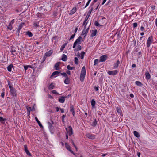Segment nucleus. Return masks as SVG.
Instances as JSON below:
<instances>
[{
	"instance_id": "1",
	"label": "nucleus",
	"mask_w": 157,
	"mask_h": 157,
	"mask_svg": "<svg viewBox=\"0 0 157 157\" xmlns=\"http://www.w3.org/2000/svg\"><path fill=\"white\" fill-rule=\"evenodd\" d=\"M86 73L85 67V66H83L82 68L80 77V80L81 82L83 81L86 75Z\"/></svg>"
},
{
	"instance_id": "2",
	"label": "nucleus",
	"mask_w": 157,
	"mask_h": 157,
	"mask_svg": "<svg viewBox=\"0 0 157 157\" xmlns=\"http://www.w3.org/2000/svg\"><path fill=\"white\" fill-rule=\"evenodd\" d=\"M82 39V37L81 36H79L78 39H77L76 41L74 43L73 48H75L76 46L77 45H79L81 44V40Z\"/></svg>"
},
{
	"instance_id": "3",
	"label": "nucleus",
	"mask_w": 157,
	"mask_h": 157,
	"mask_svg": "<svg viewBox=\"0 0 157 157\" xmlns=\"http://www.w3.org/2000/svg\"><path fill=\"white\" fill-rule=\"evenodd\" d=\"M153 41V38L152 36H151L149 37L147 41V46L149 47Z\"/></svg>"
},
{
	"instance_id": "4",
	"label": "nucleus",
	"mask_w": 157,
	"mask_h": 157,
	"mask_svg": "<svg viewBox=\"0 0 157 157\" xmlns=\"http://www.w3.org/2000/svg\"><path fill=\"white\" fill-rule=\"evenodd\" d=\"M65 145L67 150H69L71 153H72L74 155H75V154L74 153L73 151L71 149V147L67 143H65Z\"/></svg>"
},
{
	"instance_id": "5",
	"label": "nucleus",
	"mask_w": 157,
	"mask_h": 157,
	"mask_svg": "<svg viewBox=\"0 0 157 157\" xmlns=\"http://www.w3.org/2000/svg\"><path fill=\"white\" fill-rule=\"evenodd\" d=\"M107 58V55H102L100 57L99 61L100 62H104L106 60Z\"/></svg>"
},
{
	"instance_id": "6",
	"label": "nucleus",
	"mask_w": 157,
	"mask_h": 157,
	"mask_svg": "<svg viewBox=\"0 0 157 157\" xmlns=\"http://www.w3.org/2000/svg\"><path fill=\"white\" fill-rule=\"evenodd\" d=\"M66 130L67 133H69L70 136L73 134V132L72 131V129L71 126H70L68 127V130L67 128H66Z\"/></svg>"
},
{
	"instance_id": "7",
	"label": "nucleus",
	"mask_w": 157,
	"mask_h": 157,
	"mask_svg": "<svg viewBox=\"0 0 157 157\" xmlns=\"http://www.w3.org/2000/svg\"><path fill=\"white\" fill-rule=\"evenodd\" d=\"M118 71L117 70H114V71H109L108 72V73L110 75H115L117 74L118 73Z\"/></svg>"
},
{
	"instance_id": "8",
	"label": "nucleus",
	"mask_w": 157,
	"mask_h": 157,
	"mask_svg": "<svg viewBox=\"0 0 157 157\" xmlns=\"http://www.w3.org/2000/svg\"><path fill=\"white\" fill-rule=\"evenodd\" d=\"M10 92L12 95L13 96H16V91L13 88H11L10 87Z\"/></svg>"
},
{
	"instance_id": "9",
	"label": "nucleus",
	"mask_w": 157,
	"mask_h": 157,
	"mask_svg": "<svg viewBox=\"0 0 157 157\" xmlns=\"http://www.w3.org/2000/svg\"><path fill=\"white\" fill-rule=\"evenodd\" d=\"M86 136L88 138L91 139H95V136L94 135L89 133L86 135Z\"/></svg>"
},
{
	"instance_id": "10",
	"label": "nucleus",
	"mask_w": 157,
	"mask_h": 157,
	"mask_svg": "<svg viewBox=\"0 0 157 157\" xmlns=\"http://www.w3.org/2000/svg\"><path fill=\"white\" fill-rule=\"evenodd\" d=\"M89 30V27H87V29H84L82 31V33L81 35H85V36H86V35L87 33H88Z\"/></svg>"
},
{
	"instance_id": "11",
	"label": "nucleus",
	"mask_w": 157,
	"mask_h": 157,
	"mask_svg": "<svg viewBox=\"0 0 157 157\" xmlns=\"http://www.w3.org/2000/svg\"><path fill=\"white\" fill-rule=\"evenodd\" d=\"M53 53V50H51L46 53H45V56L46 57H49Z\"/></svg>"
},
{
	"instance_id": "12",
	"label": "nucleus",
	"mask_w": 157,
	"mask_h": 157,
	"mask_svg": "<svg viewBox=\"0 0 157 157\" xmlns=\"http://www.w3.org/2000/svg\"><path fill=\"white\" fill-rule=\"evenodd\" d=\"M66 97L61 96L59 99V101L61 103H63L65 101V98Z\"/></svg>"
},
{
	"instance_id": "13",
	"label": "nucleus",
	"mask_w": 157,
	"mask_h": 157,
	"mask_svg": "<svg viewBox=\"0 0 157 157\" xmlns=\"http://www.w3.org/2000/svg\"><path fill=\"white\" fill-rule=\"evenodd\" d=\"M70 111L72 112L74 116H75V113L74 111V109L73 105H71L70 107Z\"/></svg>"
},
{
	"instance_id": "14",
	"label": "nucleus",
	"mask_w": 157,
	"mask_h": 157,
	"mask_svg": "<svg viewBox=\"0 0 157 157\" xmlns=\"http://www.w3.org/2000/svg\"><path fill=\"white\" fill-rule=\"evenodd\" d=\"M93 8H91V9L90 10L89 12H88V13L87 16H86V20H88L91 13V12H92V11L93 10Z\"/></svg>"
},
{
	"instance_id": "15",
	"label": "nucleus",
	"mask_w": 157,
	"mask_h": 157,
	"mask_svg": "<svg viewBox=\"0 0 157 157\" xmlns=\"http://www.w3.org/2000/svg\"><path fill=\"white\" fill-rule=\"evenodd\" d=\"M97 32V31L96 30H92L91 31V36L92 37H94L95 36Z\"/></svg>"
},
{
	"instance_id": "16",
	"label": "nucleus",
	"mask_w": 157,
	"mask_h": 157,
	"mask_svg": "<svg viewBox=\"0 0 157 157\" xmlns=\"http://www.w3.org/2000/svg\"><path fill=\"white\" fill-rule=\"evenodd\" d=\"M11 52L12 54L13 55H15L16 54H17V53L16 50L14 49V47H12L11 49Z\"/></svg>"
},
{
	"instance_id": "17",
	"label": "nucleus",
	"mask_w": 157,
	"mask_h": 157,
	"mask_svg": "<svg viewBox=\"0 0 157 157\" xmlns=\"http://www.w3.org/2000/svg\"><path fill=\"white\" fill-rule=\"evenodd\" d=\"M76 10V9L75 7H74L72 10L69 13L70 14H73L74 13Z\"/></svg>"
},
{
	"instance_id": "18",
	"label": "nucleus",
	"mask_w": 157,
	"mask_h": 157,
	"mask_svg": "<svg viewBox=\"0 0 157 157\" xmlns=\"http://www.w3.org/2000/svg\"><path fill=\"white\" fill-rule=\"evenodd\" d=\"M13 67V66L12 64H10L7 67V69L9 71H11V69Z\"/></svg>"
},
{
	"instance_id": "19",
	"label": "nucleus",
	"mask_w": 157,
	"mask_h": 157,
	"mask_svg": "<svg viewBox=\"0 0 157 157\" xmlns=\"http://www.w3.org/2000/svg\"><path fill=\"white\" fill-rule=\"evenodd\" d=\"M146 78L148 79L150 78L151 76L148 71H147L145 73Z\"/></svg>"
},
{
	"instance_id": "20",
	"label": "nucleus",
	"mask_w": 157,
	"mask_h": 157,
	"mask_svg": "<svg viewBox=\"0 0 157 157\" xmlns=\"http://www.w3.org/2000/svg\"><path fill=\"white\" fill-rule=\"evenodd\" d=\"M116 109L117 112L119 114L121 115V114L122 113V111L121 108L119 107H117Z\"/></svg>"
},
{
	"instance_id": "21",
	"label": "nucleus",
	"mask_w": 157,
	"mask_h": 157,
	"mask_svg": "<svg viewBox=\"0 0 157 157\" xmlns=\"http://www.w3.org/2000/svg\"><path fill=\"white\" fill-rule=\"evenodd\" d=\"M60 62H58L57 63H56L55 66V68L56 70H58L59 69V66L60 64Z\"/></svg>"
},
{
	"instance_id": "22",
	"label": "nucleus",
	"mask_w": 157,
	"mask_h": 157,
	"mask_svg": "<svg viewBox=\"0 0 157 157\" xmlns=\"http://www.w3.org/2000/svg\"><path fill=\"white\" fill-rule=\"evenodd\" d=\"M67 56L65 54H63L62 56V60L65 61L67 60Z\"/></svg>"
},
{
	"instance_id": "23",
	"label": "nucleus",
	"mask_w": 157,
	"mask_h": 157,
	"mask_svg": "<svg viewBox=\"0 0 157 157\" xmlns=\"http://www.w3.org/2000/svg\"><path fill=\"white\" fill-rule=\"evenodd\" d=\"M82 48L80 45H78V46H77V47L75 49L74 51L75 52H76V51H78L80 50Z\"/></svg>"
},
{
	"instance_id": "24",
	"label": "nucleus",
	"mask_w": 157,
	"mask_h": 157,
	"mask_svg": "<svg viewBox=\"0 0 157 157\" xmlns=\"http://www.w3.org/2000/svg\"><path fill=\"white\" fill-rule=\"evenodd\" d=\"M35 119L36 120V121L38 123L39 126L40 127L43 128V127L42 125L41 124L40 122L39 121V120H38V119H37V118L36 117H35Z\"/></svg>"
},
{
	"instance_id": "25",
	"label": "nucleus",
	"mask_w": 157,
	"mask_h": 157,
	"mask_svg": "<svg viewBox=\"0 0 157 157\" xmlns=\"http://www.w3.org/2000/svg\"><path fill=\"white\" fill-rule=\"evenodd\" d=\"M133 133L134 135L136 137L138 138L140 137V135L136 131H134L133 132Z\"/></svg>"
},
{
	"instance_id": "26",
	"label": "nucleus",
	"mask_w": 157,
	"mask_h": 157,
	"mask_svg": "<svg viewBox=\"0 0 157 157\" xmlns=\"http://www.w3.org/2000/svg\"><path fill=\"white\" fill-rule=\"evenodd\" d=\"M51 123L49 122H48V126L50 129H51L52 128V124H53V122L52 120H51Z\"/></svg>"
},
{
	"instance_id": "27",
	"label": "nucleus",
	"mask_w": 157,
	"mask_h": 157,
	"mask_svg": "<svg viewBox=\"0 0 157 157\" xmlns=\"http://www.w3.org/2000/svg\"><path fill=\"white\" fill-rule=\"evenodd\" d=\"M65 83L67 84H68L69 83V80L68 77H67L64 80Z\"/></svg>"
},
{
	"instance_id": "28",
	"label": "nucleus",
	"mask_w": 157,
	"mask_h": 157,
	"mask_svg": "<svg viewBox=\"0 0 157 157\" xmlns=\"http://www.w3.org/2000/svg\"><path fill=\"white\" fill-rule=\"evenodd\" d=\"M119 63H120V61L119 60H118L117 61L116 63L114 65V68H117L118 67Z\"/></svg>"
},
{
	"instance_id": "29",
	"label": "nucleus",
	"mask_w": 157,
	"mask_h": 157,
	"mask_svg": "<svg viewBox=\"0 0 157 157\" xmlns=\"http://www.w3.org/2000/svg\"><path fill=\"white\" fill-rule=\"evenodd\" d=\"M97 124V122L96 120L95 119L94 120L92 124H91V125L93 126H95Z\"/></svg>"
},
{
	"instance_id": "30",
	"label": "nucleus",
	"mask_w": 157,
	"mask_h": 157,
	"mask_svg": "<svg viewBox=\"0 0 157 157\" xmlns=\"http://www.w3.org/2000/svg\"><path fill=\"white\" fill-rule=\"evenodd\" d=\"M59 73V72L58 71H55L52 74V75H51V77H52V76H53L55 75H58Z\"/></svg>"
},
{
	"instance_id": "31",
	"label": "nucleus",
	"mask_w": 157,
	"mask_h": 157,
	"mask_svg": "<svg viewBox=\"0 0 157 157\" xmlns=\"http://www.w3.org/2000/svg\"><path fill=\"white\" fill-rule=\"evenodd\" d=\"M135 83L137 85L139 86H141L142 85V83L138 81H136Z\"/></svg>"
},
{
	"instance_id": "32",
	"label": "nucleus",
	"mask_w": 157,
	"mask_h": 157,
	"mask_svg": "<svg viewBox=\"0 0 157 157\" xmlns=\"http://www.w3.org/2000/svg\"><path fill=\"white\" fill-rule=\"evenodd\" d=\"M67 68L68 70H72L73 69H75V67H71L70 66V65H68L67 66Z\"/></svg>"
},
{
	"instance_id": "33",
	"label": "nucleus",
	"mask_w": 157,
	"mask_h": 157,
	"mask_svg": "<svg viewBox=\"0 0 157 157\" xmlns=\"http://www.w3.org/2000/svg\"><path fill=\"white\" fill-rule=\"evenodd\" d=\"M91 104L92 106L94 107L95 105V101L94 99H93L91 101Z\"/></svg>"
},
{
	"instance_id": "34",
	"label": "nucleus",
	"mask_w": 157,
	"mask_h": 157,
	"mask_svg": "<svg viewBox=\"0 0 157 157\" xmlns=\"http://www.w3.org/2000/svg\"><path fill=\"white\" fill-rule=\"evenodd\" d=\"M85 53L84 52H82L81 53V59H82L84 57Z\"/></svg>"
},
{
	"instance_id": "35",
	"label": "nucleus",
	"mask_w": 157,
	"mask_h": 157,
	"mask_svg": "<svg viewBox=\"0 0 157 157\" xmlns=\"http://www.w3.org/2000/svg\"><path fill=\"white\" fill-rule=\"evenodd\" d=\"M36 15L39 17H44V15L43 14H42L41 13H38Z\"/></svg>"
},
{
	"instance_id": "36",
	"label": "nucleus",
	"mask_w": 157,
	"mask_h": 157,
	"mask_svg": "<svg viewBox=\"0 0 157 157\" xmlns=\"http://www.w3.org/2000/svg\"><path fill=\"white\" fill-rule=\"evenodd\" d=\"M26 34L30 37H32L33 36L32 33L29 31L27 32Z\"/></svg>"
},
{
	"instance_id": "37",
	"label": "nucleus",
	"mask_w": 157,
	"mask_h": 157,
	"mask_svg": "<svg viewBox=\"0 0 157 157\" xmlns=\"http://www.w3.org/2000/svg\"><path fill=\"white\" fill-rule=\"evenodd\" d=\"M75 63L76 64H78V60L77 57H75Z\"/></svg>"
},
{
	"instance_id": "38",
	"label": "nucleus",
	"mask_w": 157,
	"mask_h": 157,
	"mask_svg": "<svg viewBox=\"0 0 157 157\" xmlns=\"http://www.w3.org/2000/svg\"><path fill=\"white\" fill-rule=\"evenodd\" d=\"M94 24H95V25H96V26H102V25H103V24L99 25V23L97 21H95V22Z\"/></svg>"
},
{
	"instance_id": "39",
	"label": "nucleus",
	"mask_w": 157,
	"mask_h": 157,
	"mask_svg": "<svg viewBox=\"0 0 157 157\" xmlns=\"http://www.w3.org/2000/svg\"><path fill=\"white\" fill-rule=\"evenodd\" d=\"M54 87V86L53 85L52 83H51L49 86V89H52Z\"/></svg>"
},
{
	"instance_id": "40",
	"label": "nucleus",
	"mask_w": 157,
	"mask_h": 157,
	"mask_svg": "<svg viewBox=\"0 0 157 157\" xmlns=\"http://www.w3.org/2000/svg\"><path fill=\"white\" fill-rule=\"evenodd\" d=\"M24 24V23H22L18 27V30H20L22 28V25Z\"/></svg>"
},
{
	"instance_id": "41",
	"label": "nucleus",
	"mask_w": 157,
	"mask_h": 157,
	"mask_svg": "<svg viewBox=\"0 0 157 157\" xmlns=\"http://www.w3.org/2000/svg\"><path fill=\"white\" fill-rule=\"evenodd\" d=\"M27 109L28 111H32L33 110V109H31V107H27Z\"/></svg>"
},
{
	"instance_id": "42",
	"label": "nucleus",
	"mask_w": 157,
	"mask_h": 157,
	"mask_svg": "<svg viewBox=\"0 0 157 157\" xmlns=\"http://www.w3.org/2000/svg\"><path fill=\"white\" fill-rule=\"evenodd\" d=\"M98 62V59H96L94 61V65H96Z\"/></svg>"
},
{
	"instance_id": "43",
	"label": "nucleus",
	"mask_w": 157,
	"mask_h": 157,
	"mask_svg": "<svg viewBox=\"0 0 157 157\" xmlns=\"http://www.w3.org/2000/svg\"><path fill=\"white\" fill-rule=\"evenodd\" d=\"M61 74L62 75H63L64 77H66V78L68 77L66 73H61Z\"/></svg>"
},
{
	"instance_id": "44",
	"label": "nucleus",
	"mask_w": 157,
	"mask_h": 157,
	"mask_svg": "<svg viewBox=\"0 0 157 157\" xmlns=\"http://www.w3.org/2000/svg\"><path fill=\"white\" fill-rule=\"evenodd\" d=\"M25 151L26 153L27 154V155H29V156H31V155L30 153L29 152L28 150H27Z\"/></svg>"
},
{
	"instance_id": "45",
	"label": "nucleus",
	"mask_w": 157,
	"mask_h": 157,
	"mask_svg": "<svg viewBox=\"0 0 157 157\" xmlns=\"http://www.w3.org/2000/svg\"><path fill=\"white\" fill-rule=\"evenodd\" d=\"M52 93L56 94H58V93L55 90H53L52 91Z\"/></svg>"
},
{
	"instance_id": "46",
	"label": "nucleus",
	"mask_w": 157,
	"mask_h": 157,
	"mask_svg": "<svg viewBox=\"0 0 157 157\" xmlns=\"http://www.w3.org/2000/svg\"><path fill=\"white\" fill-rule=\"evenodd\" d=\"M75 34H73L72 35V36H71L70 39H69V40H71L72 39H73L75 36Z\"/></svg>"
},
{
	"instance_id": "47",
	"label": "nucleus",
	"mask_w": 157,
	"mask_h": 157,
	"mask_svg": "<svg viewBox=\"0 0 157 157\" xmlns=\"http://www.w3.org/2000/svg\"><path fill=\"white\" fill-rule=\"evenodd\" d=\"M14 22V19L12 20L9 24V26H10V25H11L12 24H13Z\"/></svg>"
},
{
	"instance_id": "48",
	"label": "nucleus",
	"mask_w": 157,
	"mask_h": 157,
	"mask_svg": "<svg viewBox=\"0 0 157 157\" xmlns=\"http://www.w3.org/2000/svg\"><path fill=\"white\" fill-rule=\"evenodd\" d=\"M65 48V45H63L61 46V48H60L61 51H62L64 49V48Z\"/></svg>"
},
{
	"instance_id": "49",
	"label": "nucleus",
	"mask_w": 157,
	"mask_h": 157,
	"mask_svg": "<svg viewBox=\"0 0 157 157\" xmlns=\"http://www.w3.org/2000/svg\"><path fill=\"white\" fill-rule=\"evenodd\" d=\"M5 120V119H4L2 117H0V121L1 122H3V121L4 120Z\"/></svg>"
},
{
	"instance_id": "50",
	"label": "nucleus",
	"mask_w": 157,
	"mask_h": 157,
	"mask_svg": "<svg viewBox=\"0 0 157 157\" xmlns=\"http://www.w3.org/2000/svg\"><path fill=\"white\" fill-rule=\"evenodd\" d=\"M133 27L134 28L136 27L137 26V23H136V22L134 23L133 24Z\"/></svg>"
},
{
	"instance_id": "51",
	"label": "nucleus",
	"mask_w": 157,
	"mask_h": 157,
	"mask_svg": "<svg viewBox=\"0 0 157 157\" xmlns=\"http://www.w3.org/2000/svg\"><path fill=\"white\" fill-rule=\"evenodd\" d=\"M28 66H24V68L25 71L28 69Z\"/></svg>"
},
{
	"instance_id": "52",
	"label": "nucleus",
	"mask_w": 157,
	"mask_h": 157,
	"mask_svg": "<svg viewBox=\"0 0 157 157\" xmlns=\"http://www.w3.org/2000/svg\"><path fill=\"white\" fill-rule=\"evenodd\" d=\"M72 144L73 145H74V147H75V148L76 149V151H77V147H76L75 145V144H74V143L73 142V141H72Z\"/></svg>"
},
{
	"instance_id": "53",
	"label": "nucleus",
	"mask_w": 157,
	"mask_h": 157,
	"mask_svg": "<svg viewBox=\"0 0 157 157\" xmlns=\"http://www.w3.org/2000/svg\"><path fill=\"white\" fill-rule=\"evenodd\" d=\"M66 116L65 115H63L62 116V121L63 122H64V118Z\"/></svg>"
},
{
	"instance_id": "54",
	"label": "nucleus",
	"mask_w": 157,
	"mask_h": 157,
	"mask_svg": "<svg viewBox=\"0 0 157 157\" xmlns=\"http://www.w3.org/2000/svg\"><path fill=\"white\" fill-rule=\"evenodd\" d=\"M24 148H25V151L28 150L27 147V145H25L24 146Z\"/></svg>"
},
{
	"instance_id": "55",
	"label": "nucleus",
	"mask_w": 157,
	"mask_h": 157,
	"mask_svg": "<svg viewBox=\"0 0 157 157\" xmlns=\"http://www.w3.org/2000/svg\"><path fill=\"white\" fill-rule=\"evenodd\" d=\"M8 85L9 86V87L10 88V87H11V88H13V87L12 86H11V85H10V82L9 81H8Z\"/></svg>"
},
{
	"instance_id": "56",
	"label": "nucleus",
	"mask_w": 157,
	"mask_h": 157,
	"mask_svg": "<svg viewBox=\"0 0 157 157\" xmlns=\"http://www.w3.org/2000/svg\"><path fill=\"white\" fill-rule=\"evenodd\" d=\"M94 89L96 91H98V87H96V86L94 87Z\"/></svg>"
},
{
	"instance_id": "57",
	"label": "nucleus",
	"mask_w": 157,
	"mask_h": 157,
	"mask_svg": "<svg viewBox=\"0 0 157 157\" xmlns=\"http://www.w3.org/2000/svg\"><path fill=\"white\" fill-rule=\"evenodd\" d=\"M60 110L61 111V113H63L64 112V110L63 109H60Z\"/></svg>"
},
{
	"instance_id": "58",
	"label": "nucleus",
	"mask_w": 157,
	"mask_h": 157,
	"mask_svg": "<svg viewBox=\"0 0 157 157\" xmlns=\"http://www.w3.org/2000/svg\"><path fill=\"white\" fill-rule=\"evenodd\" d=\"M34 26L36 27H37L38 26V24H37V23H34Z\"/></svg>"
},
{
	"instance_id": "59",
	"label": "nucleus",
	"mask_w": 157,
	"mask_h": 157,
	"mask_svg": "<svg viewBox=\"0 0 157 157\" xmlns=\"http://www.w3.org/2000/svg\"><path fill=\"white\" fill-rule=\"evenodd\" d=\"M8 28L10 30H11L12 29L11 25L10 26H9V27H8Z\"/></svg>"
},
{
	"instance_id": "60",
	"label": "nucleus",
	"mask_w": 157,
	"mask_h": 157,
	"mask_svg": "<svg viewBox=\"0 0 157 157\" xmlns=\"http://www.w3.org/2000/svg\"><path fill=\"white\" fill-rule=\"evenodd\" d=\"M67 73L69 75H70L71 74L70 71H67Z\"/></svg>"
},
{
	"instance_id": "61",
	"label": "nucleus",
	"mask_w": 157,
	"mask_h": 157,
	"mask_svg": "<svg viewBox=\"0 0 157 157\" xmlns=\"http://www.w3.org/2000/svg\"><path fill=\"white\" fill-rule=\"evenodd\" d=\"M140 29L141 31H143L144 29V27L141 26L140 28Z\"/></svg>"
},
{
	"instance_id": "62",
	"label": "nucleus",
	"mask_w": 157,
	"mask_h": 157,
	"mask_svg": "<svg viewBox=\"0 0 157 157\" xmlns=\"http://www.w3.org/2000/svg\"><path fill=\"white\" fill-rule=\"evenodd\" d=\"M4 93H2V94H1V96L2 97H4Z\"/></svg>"
},
{
	"instance_id": "63",
	"label": "nucleus",
	"mask_w": 157,
	"mask_h": 157,
	"mask_svg": "<svg viewBox=\"0 0 157 157\" xmlns=\"http://www.w3.org/2000/svg\"><path fill=\"white\" fill-rule=\"evenodd\" d=\"M136 67V65L135 64H133L132 65V67L133 68L135 67Z\"/></svg>"
},
{
	"instance_id": "64",
	"label": "nucleus",
	"mask_w": 157,
	"mask_h": 157,
	"mask_svg": "<svg viewBox=\"0 0 157 157\" xmlns=\"http://www.w3.org/2000/svg\"><path fill=\"white\" fill-rule=\"evenodd\" d=\"M130 96L132 98H133L134 97L133 94H130Z\"/></svg>"
}]
</instances>
